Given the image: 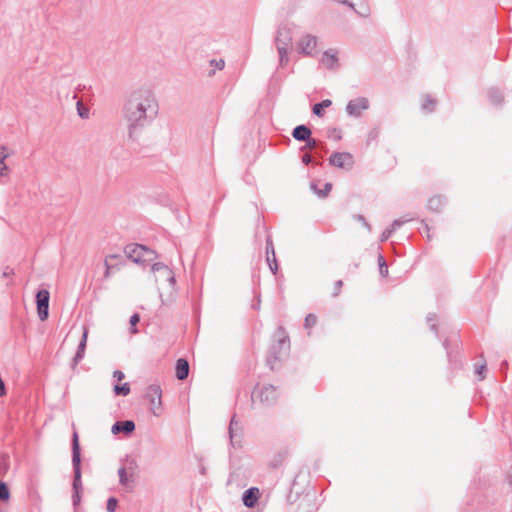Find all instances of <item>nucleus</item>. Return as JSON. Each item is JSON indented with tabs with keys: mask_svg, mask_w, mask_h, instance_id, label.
<instances>
[{
	"mask_svg": "<svg viewBox=\"0 0 512 512\" xmlns=\"http://www.w3.org/2000/svg\"><path fill=\"white\" fill-rule=\"evenodd\" d=\"M159 112V102L155 92L147 86L132 90L122 108L129 136L152 123Z\"/></svg>",
	"mask_w": 512,
	"mask_h": 512,
	"instance_id": "1",
	"label": "nucleus"
},
{
	"mask_svg": "<svg viewBox=\"0 0 512 512\" xmlns=\"http://www.w3.org/2000/svg\"><path fill=\"white\" fill-rule=\"evenodd\" d=\"M294 32L289 24L280 25L275 33L274 45L278 54V67L284 69L290 62V54L293 49Z\"/></svg>",
	"mask_w": 512,
	"mask_h": 512,
	"instance_id": "2",
	"label": "nucleus"
},
{
	"mask_svg": "<svg viewBox=\"0 0 512 512\" xmlns=\"http://www.w3.org/2000/svg\"><path fill=\"white\" fill-rule=\"evenodd\" d=\"M152 271L155 274V281L157 283H166L168 285V293L166 298L163 293H160V298L163 304L173 301L176 293V279L173 271L163 263H154L152 265Z\"/></svg>",
	"mask_w": 512,
	"mask_h": 512,
	"instance_id": "3",
	"label": "nucleus"
},
{
	"mask_svg": "<svg viewBox=\"0 0 512 512\" xmlns=\"http://www.w3.org/2000/svg\"><path fill=\"white\" fill-rule=\"evenodd\" d=\"M72 465L74 470V480H73V506L77 507L81 502L80 491L82 489V481H81V456H80V448L78 435L76 432L73 434L72 439Z\"/></svg>",
	"mask_w": 512,
	"mask_h": 512,
	"instance_id": "4",
	"label": "nucleus"
},
{
	"mask_svg": "<svg viewBox=\"0 0 512 512\" xmlns=\"http://www.w3.org/2000/svg\"><path fill=\"white\" fill-rule=\"evenodd\" d=\"M274 337L275 342L270 348V355L267 359L271 369L275 368L276 363L285 357L290 349L289 337L283 328H278Z\"/></svg>",
	"mask_w": 512,
	"mask_h": 512,
	"instance_id": "5",
	"label": "nucleus"
},
{
	"mask_svg": "<svg viewBox=\"0 0 512 512\" xmlns=\"http://www.w3.org/2000/svg\"><path fill=\"white\" fill-rule=\"evenodd\" d=\"M318 37L311 33L302 34L295 42V51L302 57H314L318 53Z\"/></svg>",
	"mask_w": 512,
	"mask_h": 512,
	"instance_id": "6",
	"label": "nucleus"
},
{
	"mask_svg": "<svg viewBox=\"0 0 512 512\" xmlns=\"http://www.w3.org/2000/svg\"><path fill=\"white\" fill-rule=\"evenodd\" d=\"M252 399L265 405L273 404L277 399L276 388L268 384L257 386L252 393Z\"/></svg>",
	"mask_w": 512,
	"mask_h": 512,
	"instance_id": "7",
	"label": "nucleus"
},
{
	"mask_svg": "<svg viewBox=\"0 0 512 512\" xmlns=\"http://www.w3.org/2000/svg\"><path fill=\"white\" fill-rule=\"evenodd\" d=\"M125 254L127 258L135 263L145 262L150 259L153 254L148 248L139 244H130L125 248Z\"/></svg>",
	"mask_w": 512,
	"mask_h": 512,
	"instance_id": "8",
	"label": "nucleus"
},
{
	"mask_svg": "<svg viewBox=\"0 0 512 512\" xmlns=\"http://www.w3.org/2000/svg\"><path fill=\"white\" fill-rule=\"evenodd\" d=\"M50 293L46 289L39 290L36 294L37 313L41 321H45L49 316Z\"/></svg>",
	"mask_w": 512,
	"mask_h": 512,
	"instance_id": "9",
	"label": "nucleus"
},
{
	"mask_svg": "<svg viewBox=\"0 0 512 512\" xmlns=\"http://www.w3.org/2000/svg\"><path fill=\"white\" fill-rule=\"evenodd\" d=\"M147 397L149 398L153 415L159 416L162 411V390L160 386L156 384L149 386Z\"/></svg>",
	"mask_w": 512,
	"mask_h": 512,
	"instance_id": "10",
	"label": "nucleus"
},
{
	"mask_svg": "<svg viewBox=\"0 0 512 512\" xmlns=\"http://www.w3.org/2000/svg\"><path fill=\"white\" fill-rule=\"evenodd\" d=\"M329 162L331 165L342 169H350L354 164L353 156L348 152L333 153L329 158Z\"/></svg>",
	"mask_w": 512,
	"mask_h": 512,
	"instance_id": "11",
	"label": "nucleus"
},
{
	"mask_svg": "<svg viewBox=\"0 0 512 512\" xmlns=\"http://www.w3.org/2000/svg\"><path fill=\"white\" fill-rule=\"evenodd\" d=\"M369 108V101L365 97H359L348 102L346 112L352 117H359L363 111Z\"/></svg>",
	"mask_w": 512,
	"mask_h": 512,
	"instance_id": "12",
	"label": "nucleus"
},
{
	"mask_svg": "<svg viewBox=\"0 0 512 512\" xmlns=\"http://www.w3.org/2000/svg\"><path fill=\"white\" fill-rule=\"evenodd\" d=\"M242 434L243 430L240 422L232 417L229 424V438L232 447L238 448L241 446Z\"/></svg>",
	"mask_w": 512,
	"mask_h": 512,
	"instance_id": "13",
	"label": "nucleus"
},
{
	"mask_svg": "<svg viewBox=\"0 0 512 512\" xmlns=\"http://www.w3.org/2000/svg\"><path fill=\"white\" fill-rule=\"evenodd\" d=\"M320 63L327 69L334 70L338 67V52L335 49H328L322 53Z\"/></svg>",
	"mask_w": 512,
	"mask_h": 512,
	"instance_id": "14",
	"label": "nucleus"
},
{
	"mask_svg": "<svg viewBox=\"0 0 512 512\" xmlns=\"http://www.w3.org/2000/svg\"><path fill=\"white\" fill-rule=\"evenodd\" d=\"M266 261L269 265L271 272L275 275L278 270V265L275 256L273 242L270 237L266 240Z\"/></svg>",
	"mask_w": 512,
	"mask_h": 512,
	"instance_id": "15",
	"label": "nucleus"
},
{
	"mask_svg": "<svg viewBox=\"0 0 512 512\" xmlns=\"http://www.w3.org/2000/svg\"><path fill=\"white\" fill-rule=\"evenodd\" d=\"M12 155V151L4 146H0V176L1 177H8L11 170L6 164V160Z\"/></svg>",
	"mask_w": 512,
	"mask_h": 512,
	"instance_id": "16",
	"label": "nucleus"
},
{
	"mask_svg": "<svg viewBox=\"0 0 512 512\" xmlns=\"http://www.w3.org/2000/svg\"><path fill=\"white\" fill-rule=\"evenodd\" d=\"M87 338H88V329L86 327H84L82 339L78 345L76 354L73 358V367H75L84 358Z\"/></svg>",
	"mask_w": 512,
	"mask_h": 512,
	"instance_id": "17",
	"label": "nucleus"
},
{
	"mask_svg": "<svg viewBox=\"0 0 512 512\" xmlns=\"http://www.w3.org/2000/svg\"><path fill=\"white\" fill-rule=\"evenodd\" d=\"M134 429H135V423L131 420H125V421H117L116 423H114L111 431L113 434H117L120 432L129 434V433L133 432Z\"/></svg>",
	"mask_w": 512,
	"mask_h": 512,
	"instance_id": "18",
	"label": "nucleus"
},
{
	"mask_svg": "<svg viewBox=\"0 0 512 512\" xmlns=\"http://www.w3.org/2000/svg\"><path fill=\"white\" fill-rule=\"evenodd\" d=\"M258 498H259V489L256 487L249 488L243 494V497H242L243 504L248 508H252L256 504Z\"/></svg>",
	"mask_w": 512,
	"mask_h": 512,
	"instance_id": "19",
	"label": "nucleus"
},
{
	"mask_svg": "<svg viewBox=\"0 0 512 512\" xmlns=\"http://www.w3.org/2000/svg\"><path fill=\"white\" fill-rule=\"evenodd\" d=\"M120 469H124L129 475L136 477L138 471V462L134 457L127 456L121 461Z\"/></svg>",
	"mask_w": 512,
	"mask_h": 512,
	"instance_id": "20",
	"label": "nucleus"
},
{
	"mask_svg": "<svg viewBox=\"0 0 512 512\" xmlns=\"http://www.w3.org/2000/svg\"><path fill=\"white\" fill-rule=\"evenodd\" d=\"M189 374V363L187 360L180 358L176 362V377L179 380H184Z\"/></svg>",
	"mask_w": 512,
	"mask_h": 512,
	"instance_id": "21",
	"label": "nucleus"
},
{
	"mask_svg": "<svg viewBox=\"0 0 512 512\" xmlns=\"http://www.w3.org/2000/svg\"><path fill=\"white\" fill-rule=\"evenodd\" d=\"M292 135L298 141H305L311 136V130L305 125H298L294 128Z\"/></svg>",
	"mask_w": 512,
	"mask_h": 512,
	"instance_id": "22",
	"label": "nucleus"
},
{
	"mask_svg": "<svg viewBox=\"0 0 512 512\" xmlns=\"http://www.w3.org/2000/svg\"><path fill=\"white\" fill-rule=\"evenodd\" d=\"M119 483L126 487L127 489H131L134 485L135 478L132 475H129L124 469H118Z\"/></svg>",
	"mask_w": 512,
	"mask_h": 512,
	"instance_id": "23",
	"label": "nucleus"
},
{
	"mask_svg": "<svg viewBox=\"0 0 512 512\" xmlns=\"http://www.w3.org/2000/svg\"><path fill=\"white\" fill-rule=\"evenodd\" d=\"M444 199L441 196H433L429 198L427 206L431 211H440L444 205Z\"/></svg>",
	"mask_w": 512,
	"mask_h": 512,
	"instance_id": "24",
	"label": "nucleus"
},
{
	"mask_svg": "<svg viewBox=\"0 0 512 512\" xmlns=\"http://www.w3.org/2000/svg\"><path fill=\"white\" fill-rule=\"evenodd\" d=\"M489 100L494 105H499L503 101V94L500 90L492 88L488 92Z\"/></svg>",
	"mask_w": 512,
	"mask_h": 512,
	"instance_id": "25",
	"label": "nucleus"
},
{
	"mask_svg": "<svg viewBox=\"0 0 512 512\" xmlns=\"http://www.w3.org/2000/svg\"><path fill=\"white\" fill-rule=\"evenodd\" d=\"M331 104V100L325 99L322 102L315 104L312 108V111L316 116L321 117L323 116V109L330 107Z\"/></svg>",
	"mask_w": 512,
	"mask_h": 512,
	"instance_id": "26",
	"label": "nucleus"
},
{
	"mask_svg": "<svg viewBox=\"0 0 512 512\" xmlns=\"http://www.w3.org/2000/svg\"><path fill=\"white\" fill-rule=\"evenodd\" d=\"M413 219H414V217H413V216H411V215H409V214H408V215H405V216H403V217H401V218L395 219V220L392 222V224H391L390 228L395 232V231H396V230H398L402 225H404V224H405V223H407V222L412 221Z\"/></svg>",
	"mask_w": 512,
	"mask_h": 512,
	"instance_id": "27",
	"label": "nucleus"
},
{
	"mask_svg": "<svg viewBox=\"0 0 512 512\" xmlns=\"http://www.w3.org/2000/svg\"><path fill=\"white\" fill-rule=\"evenodd\" d=\"M436 106V101L435 99L431 98L430 96L426 95L424 98H423V102H422V109L426 112H431L434 110Z\"/></svg>",
	"mask_w": 512,
	"mask_h": 512,
	"instance_id": "28",
	"label": "nucleus"
},
{
	"mask_svg": "<svg viewBox=\"0 0 512 512\" xmlns=\"http://www.w3.org/2000/svg\"><path fill=\"white\" fill-rule=\"evenodd\" d=\"M118 255H109L106 257L104 265H105V273L104 277L109 278L110 277V271L114 268V264L111 263L112 260L117 259Z\"/></svg>",
	"mask_w": 512,
	"mask_h": 512,
	"instance_id": "29",
	"label": "nucleus"
},
{
	"mask_svg": "<svg viewBox=\"0 0 512 512\" xmlns=\"http://www.w3.org/2000/svg\"><path fill=\"white\" fill-rule=\"evenodd\" d=\"M114 393L116 395L127 396L130 393V386L128 383L117 384L114 386Z\"/></svg>",
	"mask_w": 512,
	"mask_h": 512,
	"instance_id": "30",
	"label": "nucleus"
},
{
	"mask_svg": "<svg viewBox=\"0 0 512 512\" xmlns=\"http://www.w3.org/2000/svg\"><path fill=\"white\" fill-rule=\"evenodd\" d=\"M310 187L318 196L325 197L330 192L332 185L330 183H325L324 190H318L316 188V184H314V183H311Z\"/></svg>",
	"mask_w": 512,
	"mask_h": 512,
	"instance_id": "31",
	"label": "nucleus"
},
{
	"mask_svg": "<svg viewBox=\"0 0 512 512\" xmlns=\"http://www.w3.org/2000/svg\"><path fill=\"white\" fill-rule=\"evenodd\" d=\"M10 498V492L5 482H0V500L8 501Z\"/></svg>",
	"mask_w": 512,
	"mask_h": 512,
	"instance_id": "32",
	"label": "nucleus"
},
{
	"mask_svg": "<svg viewBox=\"0 0 512 512\" xmlns=\"http://www.w3.org/2000/svg\"><path fill=\"white\" fill-rule=\"evenodd\" d=\"M140 316L138 314H133L130 317V325H131V333L136 334L138 330L136 329V324L139 322Z\"/></svg>",
	"mask_w": 512,
	"mask_h": 512,
	"instance_id": "33",
	"label": "nucleus"
},
{
	"mask_svg": "<svg viewBox=\"0 0 512 512\" xmlns=\"http://www.w3.org/2000/svg\"><path fill=\"white\" fill-rule=\"evenodd\" d=\"M316 321H317V318L314 314H308L306 317H305V328H311L312 326H314L316 324Z\"/></svg>",
	"mask_w": 512,
	"mask_h": 512,
	"instance_id": "34",
	"label": "nucleus"
},
{
	"mask_svg": "<svg viewBox=\"0 0 512 512\" xmlns=\"http://www.w3.org/2000/svg\"><path fill=\"white\" fill-rule=\"evenodd\" d=\"M117 505H118V501L116 498L114 497H111L108 499L107 501V511L108 512H115L116 508H117Z\"/></svg>",
	"mask_w": 512,
	"mask_h": 512,
	"instance_id": "35",
	"label": "nucleus"
},
{
	"mask_svg": "<svg viewBox=\"0 0 512 512\" xmlns=\"http://www.w3.org/2000/svg\"><path fill=\"white\" fill-rule=\"evenodd\" d=\"M210 65L215 67L217 70H222L225 66V62L223 59H212L210 61Z\"/></svg>",
	"mask_w": 512,
	"mask_h": 512,
	"instance_id": "36",
	"label": "nucleus"
},
{
	"mask_svg": "<svg viewBox=\"0 0 512 512\" xmlns=\"http://www.w3.org/2000/svg\"><path fill=\"white\" fill-rule=\"evenodd\" d=\"M393 233H394V231H393L390 227L386 228V229L382 232V234H381V236H380V241H381V242H384V241L388 240V239L391 237V235H392Z\"/></svg>",
	"mask_w": 512,
	"mask_h": 512,
	"instance_id": "37",
	"label": "nucleus"
},
{
	"mask_svg": "<svg viewBox=\"0 0 512 512\" xmlns=\"http://www.w3.org/2000/svg\"><path fill=\"white\" fill-rule=\"evenodd\" d=\"M77 110L78 114L81 118L86 119L89 116V111L87 109H82L81 102H77Z\"/></svg>",
	"mask_w": 512,
	"mask_h": 512,
	"instance_id": "38",
	"label": "nucleus"
},
{
	"mask_svg": "<svg viewBox=\"0 0 512 512\" xmlns=\"http://www.w3.org/2000/svg\"><path fill=\"white\" fill-rule=\"evenodd\" d=\"M354 218H355L357 221L361 222V223L366 227V229H367L368 231H371V226H370V224L366 221V219L364 218V216H362V215H356V216H354Z\"/></svg>",
	"mask_w": 512,
	"mask_h": 512,
	"instance_id": "39",
	"label": "nucleus"
},
{
	"mask_svg": "<svg viewBox=\"0 0 512 512\" xmlns=\"http://www.w3.org/2000/svg\"><path fill=\"white\" fill-rule=\"evenodd\" d=\"M420 232H421L422 234H425V235L427 236V238H428V239H430V238H431V235H430V227H429V225H428L427 223H424V222H423V225H422V227L420 228Z\"/></svg>",
	"mask_w": 512,
	"mask_h": 512,
	"instance_id": "40",
	"label": "nucleus"
},
{
	"mask_svg": "<svg viewBox=\"0 0 512 512\" xmlns=\"http://www.w3.org/2000/svg\"><path fill=\"white\" fill-rule=\"evenodd\" d=\"M379 272L383 277L388 275V267L386 262L380 263Z\"/></svg>",
	"mask_w": 512,
	"mask_h": 512,
	"instance_id": "41",
	"label": "nucleus"
},
{
	"mask_svg": "<svg viewBox=\"0 0 512 512\" xmlns=\"http://www.w3.org/2000/svg\"><path fill=\"white\" fill-rule=\"evenodd\" d=\"M306 141V148L313 149L317 146V141L315 139H311L310 137L305 140Z\"/></svg>",
	"mask_w": 512,
	"mask_h": 512,
	"instance_id": "42",
	"label": "nucleus"
},
{
	"mask_svg": "<svg viewBox=\"0 0 512 512\" xmlns=\"http://www.w3.org/2000/svg\"><path fill=\"white\" fill-rule=\"evenodd\" d=\"M486 370V365L483 364V365H480L477 370H476V373L479 375L480 379L482 380L484 378V371Z\"/></svg>",
	"mask_w": 512,
	"mask_h": 512,
	"instance_id": "43",
	"label": "nucleus"
},
{
	"mask_svg": "<svg viewBox=\"0 0 512 512\" xmlns=\"http://www.w3.org/2000/svg\"><path fill=\"white\" fill-rule=\"evenodd\" d=\"M113 377L116 378L118 381H121L124 379L125 375L122 371L120 370H115L114 373H113Z\"/></svg>",
	"mask_w": 512,
	"mask_h": 512,
	"instance_id": "44",
	"label": "nucleus"
},
{
	"mask_svg": "<svg viewBox=\"0 0 512 512\" xmlns=\"http://www.w3.org/2000/svg\"><path fill=\"white\" fill-rule=\"evenodd\" d=\"M342 287V281L341 280H338L336 283H335V295H337L340 291Z\"/></svg>",
	"mask_w": 512,
	"mask_h": 512,
	"instance_id": "45",
	"label": "nucleus"
},
{
	"mask_svg": "<svg viewBox=\"0 0 512 512\" xmlns=\"http://www.w3.org/2000/svg\"><path fill=\"white\" fill-rule=\"evenodd\" d=\"M302 161L305 164H309L311 162V156L309 154H304L302 157Z\"/></svg>",
	"mask_w": 512,
	"mask_h": 512,
	"instance_id": "46",
	"label": "nucleus"
},
{
	"mask_svg": "<svg viewBox=\"0 0 512 512\" xmlns=\"http://www.w3.org/2000/svg\"><path fill=\"white\" fill-rule=\"evenodd\" d=\"M378 262H379V264L385 262V260H384L382 255L378 256Z\"/></svg>",
	"mask_w": 512,
	"mask_h": 512,
	"instance_id": "47",
	"label": "nucleus"
},
{
	"mask_svg": "<svg viewBox=\"0 0 512 512\" xmlns=\"http://www.w3.org/2000/svg\"><path fill=\"white\" fill-rule=\"evenodd\" d=\"M427 320H428V322H433L435 319H434V317L429 316V317L427 318Z\"/></svg>",
	"mask_w": 512,
	"mask_h": 512,
	"instance_id": "48",
	"label": "nucleus"
},
{
	"mask_svg": "<svg viewBox=\"0 0 512 512\" xmlns=\"http://www.w3.org/2000/svg\"><path fill=\"white\" fill-rule=\"evenodd\" d=\"M11 273H12V271H9V272H8V271H5V272L3 273V275H4V276H8V275H10Z\"/></svg>",
	"mask_w": 512,
	"mask_h": 512,
	"instance_id": "49",
	"label": "nucleus"
},
{
	"mask_svg": "<svg viewBox=\"0 0 512 512\" xmlns=\"http://www.w3.org/2000/svg\"><path fill=\"white\" fill-rule=\"evenodd\" d=\"M431 329L436 331V325H435V323H432V324H431Z\"/></svg>",
	"mask_w": 512,
	"mask_h": 512,
	"instance_id": "50",
	"label": "nucleus"
}]
</instances>
